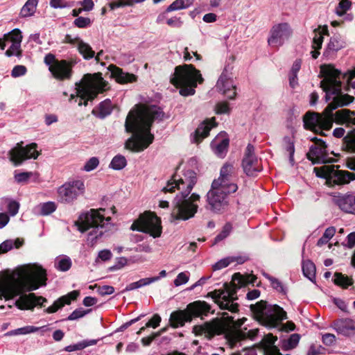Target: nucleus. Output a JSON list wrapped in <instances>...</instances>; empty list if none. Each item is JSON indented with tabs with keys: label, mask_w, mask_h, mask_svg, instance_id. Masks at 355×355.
<instances>
[{
	"label": "nucleus",
	"mask_w": 355,
	"mask_h": 355,
	"mask_svg": "<svg viewBox=\"0 0 355 355\" xmlns=\"http://www.w3.org/2000/svg\"><path fill=\"white\" fill-rule=\"evenodd\" d=\"M284 148L289 154L295 153L294 141L289 137H285L284 138Z\"/></svg>",
	"instance_id": "nucleus-63"
},
{
	"label": "nucleus",
	"mask_w": 355,
	"mask_h": 355,
	"mask_svg": "<svg viewBox=\"0 0 355 355\" xmlns=\"http://www.w3.org/2000/svg\"><path fill=\"white\" fill-rule=\"evenodd\" d=\"M196 174L191 169L183 171L181 175H175L163 187L164 193L173 192L177 189L180 193L174 199V207L171 212L173 220H187L193 218L198 211L200 196L196 193L190 194L196 183Z\"/></svg>",
	"instance_id": "nucleus-3"
},
{
	"label": "nucleus",
	"mask_w": 355,
	"mask_h": 355,
	"mask_svg": "<svg viewBox=\"0 0 355 355\" xmlns=\"http://www.w3.org/2000/svg\"><path fill=\"white\" fill-rule=\"evenodd\" d=\"M104 209H91L80 217L79 230L82 232L89 231L87 241L94 245L101 238L106 230H103L110 224L111 218L104 216Z\"/></svg>",
	"instance_id": "nucleus-7"
},
{
	"label": "nucleus",
	"mask_w": 355,
	"mask_h": 355,
	"mask_svg": "<svg viewBox=\"0 0 355 355\" xmlns=\"http://www.w3.org/2000/svg\"><path fill=\"white\" fill-rule=\"evenodd\" d=\"M85 191V186L83 180H69L58 188V200L62 203H72Z\"/></svg>",
	"instance_id": "nucleus-13"
},
{
	"label": "nucleus",
	"mask_w": 355,
	"mask_h": 355,
	"mask_svg": "<svg viewBox=\"0 0 355 355\" xmlns=\"http://www.w3.org/2000/svg\"><path fill=\"white\" fill-rule=\"evenodd\" d=\"M217 125L215 118L206 119L203 121L197 128L192 135L191 140L194 143H200L202 139L207 137L210 130Z\"/></svg>",
	"instance_id": "nucleus-24"
},
{
	"label": "nucleus",
	"mask_w": 355,
	"mask_h": 355,
	"mask_svg": "<svg viewBox=\"0 0 355 355\" xmlns=\"http://www.w3.org/2000/svg\"><path fill=\"white\" fill-rule=\"evenodd\" d=\"M97 341L98 340L95 339L85 340L76 344L68 345L64 348V349L69 352L83 349L87 347L96 345Z\"/></svg>",
	"instance_id": "nucleus-41"
},
{
	"label": "nucleus",
	"mask_w": 355,
	"mask_h": 355,
	"mask_svg": "<svg viewBox=\"0 0 355 355\" xmlns=\"http://www.w3.org/2000/svg\"><path fill=\"white\" fill-rule=\"evenodd\" d=\"M302 272L304 275L311 282H313L315 277V266L310 260L302 261Z\"/></svg>",
	"instance_id": "nucleus-39"
},
{
	"label": "nucleus",
	"mask_w": 355,
	"mask_h": 355,
	"mask_svg": "<svg viewBox=\"0 0 355 355\" xmlns=\"http://www.w3.org/2000/svg\"><path fill=\"white\" fill-rule=\"evenodd\" d=\"M77 49L85 60H90L95 56V52L92 50L91 46L83 40L78 43Z\"/></svg>",
	"instance_id": "nucleus-33"
},
{
	"label": "nucleus",
	"mask_w": 355,
	"mask_h": 355,
	"mask_svg": "<svg viewBox=\"0 0 355 355\" xmlns=\"http://www.w3.org/2000/svg\"><path fill=\"white\" fill-rule=\"evenodd\" d=\"M79 295L78 291H73L68 294L63 295L55 300L53 304L49 306L45 311L48 313L56 312L58 309L63 307L65 304H70L71 301L75 300Z\"/></svg>",
	"instance_id": "nucleus-28"
},
{
	"label": "nucleus",
	"mask_w": 355,
	"mask_h": 355,
	"mask_svg": "<svg viewBox=\"0 0 355 355\" xmlns=\"http://www.w3.org/2000/svg\"><path fill=\"white\" fill-rule=\"evenodd\" d=\"M314 33L312 44L313 50L311 51V53L313 58L316 59L320 55L319 50L322 48L324 36L328 35V28L327 26H320L314 31Z\"/></svg>",
	"instance_id": "nucleus-27"
},
{
	"label": "nucleus",
	"mask_w": 355,
	"mask_h": 355,
	"mask_svg": "<svg viewBox=\"0 0 355 355\" xmlns=\"http://www.w3.org/2000/svg\"><path fill=\"white\" fill-rule=\"evenodd\" d=\"M127 165V160L122 155H116L114 156L109 166L113 170L119 171L124 168Z\"/></svg>",
	"instance_id": "nucleus-43"
},
{
	"label": "nucleus",
	"mask_w": 355,
	"mask_h": 355,
	"mask_svg": "<svg viewBox=\"0 0 355 355\" xmlns=\"http://www.w3.org/2000/svg\"><path fill=\"white\" fill-rule=\"evenodd\" d=\"M336 166H322L314 168V172L318 178L331 180L336 184H344L355 180V174L347 171L336 168Z\"/></svg>",
	"instance_id": "nucleus-14"
},
{
	"label": "nucleus",
	"mask_w": 355,
	"mask_h": 355,
	"mask_svg": "<svg viewBox=\"0 0 355 355\" xmlns=\"http://www.w3.org/2000/svg\"><path fill=\"white\" fill-rule=\"evenodd\" d=\"M3 205L6 206L10 216H14L18 213L19 204L17 201L8 198H3L1 199V203L0 205L1 210L3 209Z\"/></svg>",
	"instance_id": "nucleus-35"
},
{
	"label": "nucleus",
	"mask_w": 355,
	"mask_h": 355,
	"mask_svg": "<svg viewBox=\"0 0 355 355\" xmlns=\"http://www.w3.org/2000/svg\"><path fill=\"white\" fill-rule=\"evenodd\" d=\"M40 330L46 331L49 330V328L48 327L47 325H44L42 327L26 326L8 332L7 335H25L31 333H35Z\"/></svg>",
	"instance_id": "nucleus-32"
},
{
	"label": "nucleus",
	"mask_w": 355,
	"mask_h": 355,
	"mask_svg": "<svg viewBox=\"0 0 355 355\" xmlns=\"http://www.w3.org/2000/svg\"><path fill=\"white\" fill-rule=\"evenodd\" d=\"M21 144L17 143L8 151L9 159L15 166H20L26 159H37L39 155L36 144L32 143L26 146H22Z\"/></svg>",
	"instance_id": "nucleus-15"
},
{
	"label": "nucleus",
	"mask_w": 355,
	"mask_h": 355,
	"mask_svg": "<svg viewBox=\"0 0 355 355\" xmlns=\"http://www.w3.org/2000/svg\"><path fill=\"white\" fill-rule=\"evenodd\" d=\"M159 281L157 277H148L139 279L137 282H132L126 286L124 291H130L141 287L150 285L154 282Z\"/></svg>",
	"instance_id": "nucleus-34"
},
{
	"label": "nucleus",
	"mask_w": 355,
	"mask_h": 355,
	"mask_svg": "<svg viewBox=\"0 0 355 355\" xmlns=\"http://www.w3.org/2000/svg\"><path fill=\"white\" fill-rule=\"evenodd\" d=\"M311 140L315 142V144L309 148L307 153V158L312 162L313 164H322L329 162L327 146L326 143L318 137H312Z\"/></svg>",
	"instance_id": "nucleus-19"
},
{
	"label": "nucleus",
	"mask_w": 355,
	"mask_h": 355,
	"mask_svg": "<svg viewBox=\"0 0 355 355\" xmlns=\"http://www.w3.org/2000/svg\"><path fill=\"white\" fill-rule=\"evenodd\" d=\"M334 201L339 208L349 214L355 213V197L352 195H340L334 199Z\"/></svg>",
	"instance_id": "nucleus-26"
},
{
	"label": "nucleus",
	"mask_w": 355,
	"mask_h": 355,
	"mask_svg": "<svg viewBox=\"0 0 355 355\" xmlns=\"http://www.w3.org/2000/svg\"><path fill=\"white\" fill-rule=\"evenodd\" d=\"M233 229L230 223H227L223 227L221 232L215 237L214 244H216L226 239L231 233Z\"/></svg>",
	"instance_id": "nucleus-48"
},
{
	"label": "nucleus",
	"mask_w": 355,
	"mask_h": 355,
	"mask_svg": "<svg viewBox=\"0 0 355 355\" xmlns=\"http://www.w3.org/2000/svg\"><path fill=\"white\" fill-rule=\"evenodd\" d=\"M255 279L256 277L254 275L245 277L240 273H235L232 277L231 284H225L223 289L214 292L216 302L221 309H226L232 313L236 312L238 304L235 302V300H237V290L248 284H253Z\"/></svg>",
	"instance_id": "nucleus-6"
},
{
	"label": "nucleus",
	"mask_w": 355,
	"mask_h": 355,
	"mask_svg": "<svg viewBox=\"0 0 355 355\" xmlns=\"http://www.w3.org/2000/svg\"><path fill=\"white\" fill-rule=\"evenodd\" d=\"M40 214L42 216H47L54 212L57 206L54 202L49 201L42 203L40 205Z\"/></svg>",
	"instance_id": "nucleus-49"
},
{
	"label": "nucleus",
	"mask_w": 355,
	"mask_h": 355,
	"mask_svg": "<svg viewBox=\"0 0 355 355\" xmlns=\"http://www.w3.org/2000/svg\"><path fill=\"white\" fill-rule=\"evenodd\" d=\"M39 0H28L20 11V15L22 17L33 16L35 12Z\"/></svg>",
	"instance_id": "nucleus-36"
},
{
	"label": "nucleus",
	"mask_w": 355,
	"mask_h": 355,
	"mask_svg": "<svg viewBox=\"0 0 355 355\" xmlns=\"http://www.w3.org/2000/svg\"><path fill=\"white\" fill-rule=\"evenodd\" d=\"M322 341L325 345L331 346L336 343V336L332 334H323Z\"/></svg>",
	"instance_id": "nucleus-64"
},
{
	"label": "nucleus",
	"mask_w": 355,
	"mask_h": 355,
	"mask_svg": "<svg viewBox=\"0 0 355 355\" xmlns=\"http://www.w3.org/2000/svg\"><path fill=\"white\" fill-rule=\"evenodd\" d=\"M21 32L19 28H15L0 38V48L3 50L8 44H10L5 54L8 57L20 56L21 43L22 41Z\"/></svg>",
	"instance_id": "nucleus-16"
},
{
	"label": "nucleus",
	"mask_w": 355,
	"mask_h": 355,
	"mask_svg": "<svg viewBox=\"0 0 355 355\" xmlns=\"http://www.w3.org/2000/svg\"><path fill=\"white\" fill-rule=\"evenodd\" d=\"M193 3V0H175L168 6L166 12H170L183 10L190 7Z\"/></svg>",
	"instance_id": "nucleus-38"
},
{
	"label": "nucleus",
	"mask_w": 355,
	"mask_h": 355,
	"mask_svg": "<svg viewBox=\"0 0 355 355\" xmlns=\"http://www.w3.org/2000/svg\"><path fill=\"white\" fill-rule=\"evenodd\" d=\"M91 22L89 17H78L74 20L73 24L78 28H84L89 26Z\"/></svg>",
	"instance_id": "nucleus-58"
},
{
	"label": "nucleus",
	"mask_w": 355,
	"mask_h": 355,
	"mask_svg": "<svg viewBox=\"0 0 355 355\" xmlns=\"http://www.w3.org/2000/svg\"><path fill=\"white\" fill-rule=\"evenodd\" d=\"M98 165V159L96 157H92L86 162L83 166V170L87 172H90L96 168Z\"/></svg>",
	"instance_id": "nucleus-55"
},
{
	"label": "nucleus",
	"mask_w": 355,
	"mask_h": 355,
	"mask_svg": "<svg viewBox=\"0 0 355 355\" xmlns=\"http://www.w3.org/2000/svg\"><path fill=\"white\" fill-rule=\"evenodd\" d=\"M234 261L233 258L227 257L222 259L213 265L214 270H220L228 266Z\"/></svg>",
	"instance_id": "nucleus-59"
},
{
	"label": "nucleus",
	"mask_w": 355,
	"mask_h": 355,
	"mask_svg": "<svg viewBox=\"0 0 355 355\" xmlns=\"http://www.w3.org/2000/svg\"><path fill=\"white\" fill-rule=\"evenodd\" d=\"M76 64V62L74 60L56 61L49 67V70L53 76L58 80L70 79L72 75V67Z\"/></svg>",
	"instance_id": "nucleus-22"
},
{
	"label": "nucleus",
	"mask_w": 355,
	"mask_h": 355,
	"mask_svg": "<svg viewBox=\"0 0 355 355\" xmlns=\"http://www.w3.org/2000/svg\"><path fill=\"white\" fill-rule=\"evenodd\" d=\"M334 282L335 284L341 286L342 288H346L349 286L352 285L353 282L352 279L347 276L343 275L342 273L336 272L334 275Z\"/></svg>",
	"instance_id": "nucleus-46"
},
{
	"label": "nucleus",
	"mask_w": 355,
	"mask_h": 355,
	"mask_svg": "<svg viewBox=\"0 0 355 355\" xmlns=\"http://www.w3.org/2000/svg\"><path fill=\"white\" fill-rule=\"evenodd\" d=\"M46 299L42 296H36L34 293L21 295L15 302L16 306L21 310L33 309L37 305H42Z\"/></svg>",
	"instance_id": "nucleus-23"
},
{
	"label": "nucleus",
	"mask_w": 355,
	"mask_h": 355,
	"mask_svg": "<svg viewBox=\"0 0 355 355\" xmlns=\"http://www.w3.org/2000/svg\"><path fill=\"white\" fill-rule=\"evenodd\" d=\"M300 336L297 334H293L290 337L284 340L282 343V347L285 350H290L297 347L299 343Z\"/></svg>",
	"instance_id": "nucleus-45"
},
{
	"label": "nucleus",
	"mask_w": 355,
	"mask_h": 355,
	"mask_svg": "<svg viewBox=\"0 0 355 355\" xmlns=\"http://www.w3.org/2000/svg\"><path fill=\"white\" fill-rule=\"evenodd\" d=\"M211 306L205 301H195L189 304L184 310L171 313L169 318L171 325L174 328L182 327L185 322H191L193 318L207 315Z\"/></svg>",
	"instance_id": "nucleus-11"
},
{
	"label": "nucleus",
	"mask_w": 355,
	"mask_h": 355,
	"mask_svg": "<svg viewBox=\"0 0 355 355\" xmlns=\"http://www.w3.org/2000/svg\"><path fill=\"white\" fill-rule=\"evenodd\" d=\"M232 67H226L217 83L216 88L223 94L226 95L230 99H233L236 96V86L234 83L232 74Z\"/></svg>",
	"instance_id": "nucleus-20"
},
{
	"label": "nucleus",
	"mask_w": 355,
	"mask_h": 355,
	"mask_svg": "<svg viewBox=\"0 0 355 355\" xmlns=\"http://www.w3.org/2000/svg\"><path fill=\"white\" fill-rule=\"evenodd\" d=\"M171 82L180 88V95L188 96L195 94V88L198 83L203 82V78L200 71L193 65L184 64L175 67Z\"/></svg>",
	"instance_id": "nucleus-9"
},
{
	"label": "nucleus",
	"mask_w": 355,
	"mask_h": 355,
	"mask_svg": "<svg viewBox=\"0 0 355 355\" xmlns=\"http://www.w3.org/2000/svg\"><path fill=\"white\" fill-rule=\"evenodd\" d=\"M345 42L340 35H334L330 38L329 43L324 51V55L329 57L338 51L344 48Z\"/></svg>",
	"instance_id": "nucleus-31"
},
{
	"label": "nucleus",
	"mask_w": 355,
	"mask_h": 355,
	"mask_svg": "<svg viewBox=\"0 0 355 355\" xmlns=\"http://www.w3.org/2000/svg\"><path fill=\"white\" fill-rule=\"evenodd\" d=\"M352 3L349 0H342L338 3L336 9V13L339 16H343L351 8Z\"/></svg>",
	"instance_id": "nucleus-54"
},
{
	"label": "nucleus",
	"mask_w": 355,
	"mask_h": 355,
	"mask_svg": "<svg viewBox=\"0 0 355 355\" xmlns=\"http://www.w3.org/2000/svg\"><path fill=\"white\" fill-rule=\"evenodd\" d=\"M71 260L67 255L58 257L55 260V267L60 271L66 272L71 267Z\"/></svg>",
	"instance_id": "nucleus-37"
},
{
	"label": "nucleus",
	"mask_w": 355,
	"mask_h": 355,
	"mask_svg": "<svg viewBox=\"0 0 355 355\" xmlns=\"http://www.w3.org/2000/svg\"><path fill=\"white\" fill-rule=\"evenodd\" d=\"M263 275L267 279H268L270 281V284L273 288H275V290H277L279 292L285 293L284 286H283L282 284L281 283V282H279L277 279H276L273 277H271L270 275H269L268 274H267L266 272H263Z\"/></svg>",
	"instance_id": "nucleus-52"
},
{
	"label": "nucleus",
	"mask_w": 355,
	"mask_h": 355,
	"mask_svg": "<svg viewBox=\"0 0 355 355\" xmlns=\"http://www.w3.org/2000/svg\"><path fill=\"white\" fill-rule=\"evenodd\" d=\"M242 166L248 176H254L261 171L259 160L254 155V147L250 144L247 146Z\"/></svg>",
	"instance_id": "nucleus-21"
},
{
	"label": "nucleus",
	"mask_w": 355,
	"mask_h": 355,
	"mask_svg": "<svg viewBox=\"0 0 355 355\" xmlns=\"http://www.w3.org/2000/svg\"><path fill=\"white\" fill-rule=\"evenodd\" d=\"M164 112L157 106L137 105L128 113L125 122L127 132L132 135L126 141L125 147L135 152H141L148 147L154 140L150 127L155 121H161Z\"/></svg>",
	"instance_id": "nucleus-2"
},
{
	"label": "nucleus",
	"mask_w": 355,
	"mask_h": 355,
	"mask_svg": "<svg viewBox=\"0 0 355 355\" xmlns=\"http://www.w3.org/2000/svg\"><path fill=\"white\" fill-rule=\"evenodd\" d=\"M109 69L112 76L120 84H125L136 81L137 76L132 73L123 71L121 68L110 65Z\"/></svg>",
	"instance_id": "nucleus-29"
},
{
	"label": "nucleus",
	"mask_w": 355,
	"mask_h": 355,
	"mask_svg": "<svg viewBox=\"0 0 355 355\" xmlns=\"http://www.w3.org/2000/svg\"><path fill=\"white\" fill-rule=\"evenodd\" d=\"M229 139L225 133L218 134L211 141V147L214 153L219 157H224L227 151Z\"/></svg>",
	"instance_id": "nucleus-25"
},
{
	"label": "nucleus",
	"mask_w": 355,
	"mask_h": 355,
	"mask_svg": "<svg viewBox=\"0 0 355 355\" xmlns=\"http://www.w3.org/2000/svg\"><path fill=\"white\" fill-rule=\"evenodd\" d=\"M144 0H116L110 3L111 9H116L121 7H124L128 5H131L135 3H140Z\"/></svg>",
	"instance_id": "nucleus-53"
},
{
	"label": "nucleus",
	"mask_w": 355,
	"mask_h": 355,
	"mask_svg": "<svg viewBox=\"0 0 355 355\" xmlns=\"http://www.w3.org/2000/svg\"><path fill=\"white\" fill-rule=\"evenodd\" d=\"M227 320L229 324L234 329L232 332L229 334L230 341L234 345L236 342H239L245 339L254 340L257 336L259 330L257 329H253L247 330L246 328L244 329H240L241 325L245 322L246 318H243L235 320L233 317H227Z\"/></svg>",
	"instance_id": "nucleus-17"
},
{
	"label": "nucleus",
	"mask_w": 355,
	"mask_h": 355,
	"mask_svg": "<svg viewBox=\"0 0 355 355\" xmlns=\"http://www.w3.org/2000/svg\"><path fill=\"white\" fill-rule=\"evenodd\" d=\"M162 226L159 218L151 212H146L134 221L130 230L149 234L153 238L162 234Z\"/></svg>",
	"instance_id": "nucleus-12"
},
{
	"label": "nucleus",
	"mask_w": 355,
	"mask_h": 355,
	"mask_svg": "<svg viewBox=\"0 0 355 355\" xmlns=\"http://www.w3.org/2000/svg\"><path fill=\"white\" fill-rule=\"evenodd\" d=\"M112 258V252L108 249H104L98 252L96 261L97 262L98 260H101L102 261H107L110 260Z\"/></svg>",
	"instance_id": "nucleus-60"
},
{
	"label": "nucleus",
	"mask_w": 355,
	"mask_h": 355,
	"mask_svg": "<svg viewBox=\"0 0 355 355\" xmlns=\"http://www.w3.org/2000/svg\"><path fill=\"white\" fill-rule=\"evenodd\" d=\"M128 263V259L124 257L116 259L115 263L108 268L109 271H116L123 268Z\"/></svg>",
	"instance_id": "nucleus-56"
},
{
	"label": "nucleus",
	"mask_w": 355,
	"mask_h": 355,
	"mask_svg": "<svg viewBox=\"0 0 355 355\" xmlns=\"http://www.w3.org/2000/svg\"><path fill=\"white\" fill-rule=\"evenodd\" d=\"M340 71L332 64L320 66V77L322 78L320 85L325 92L324 100L327 103L331 100L322 113H306L304 116V126L316 133H322V130H329L333 123L345 125L347 127L355 126V112L347 109L333 111L347 106L354 100L349 94H343L341 91Z\"/></svg>",
	"instance_id": "nucleus-1"
},
{
	"label": "nucleus",
	"mask_w": 355,
	"mask_h": 355,
	"mask_svg": "<svg viewBox=\"0 0 355 355\" xmlns=\"http://www.w3.org/2000/svg\"><path fill=\"white\" fill-rule=\"evenodd\" d=\"M238 189L236 171L233 164L225 163L220 170V175L214 180L207 200L214 211H220L228 205L227 196Z\"/></svg>",
	"instance_id": "nucleus-5"
},
{
	"label": "nucleus",
	"mask_w": 355,
	"mask_h": 355,
	"mask_svg": "<svg viewBox=\"0 0 355 355\" xmlns=\"http://www.w3.org/2000/svg\"><path fill=\"white\" fill-rule=\"evenodd\" d=\"M256 319L263 325L273 328L286 318V313L282 308L275 304L268 305L266 302L260 301L250 306Z\"/></svg>",
	"instance_id": "nucleus-10"
},
{
	"label": "nucleus",
	"mask_w": 355,
	"mask_h": 355,
	"mask_svg": "<svg viewBox=\"0 0 355 355\" xmlns=\"http://www.w3.org/2000/svg\"><path fill=\"white\" fill-rule=\"evenodd\" d=\"M332 327L336 331L341 335L348 336L355 330V324L351 319H340L335 321Z\"/></svg>",
	"instance_id": "nucleus-30"
},
{
	"label": "nucleus",
	"mask_w": 355,
	"mask_h": 355,
	"mask_svg": "<svg viewBox=\"0 0 355 355\" xmlns=\"http://www.w3.org/2000/svg\"><path fill=\"white\" fill-rule=\"evenodd\" d=\"M76 94H71L69 101H71L78 97L80 98L78 105H87V101L94 99L99 93L105 90L106 82L101 76V73L85 74L82 79L76 83Z\"/></svg>",
	"instance_id": "nucleus-8"
},
{
	"label": "nucleus",
	"mask_w": 355,
	"mask_h": 355,
	"mask_svg": "<svg viewBox=\"0 0 355 355\" xmlns=\"http://www.w3.org/2000/svg\"><path fill=\"white\" fill-rule=\"evenodd\" d=\"M23 244V241L19 239L15 240H6L0 244V254L6 253L13 248L15 246L16 248H19Z\"/></svg>",
	"instance_id": "nucleus-44"
},
{
	"label": "nucleus",
	"mask_w": 355,
	"mask_h": 355,
	"mask_svg": "<svg viewBox=\"0 0 355 355\" xmlns=\"http://www.w3.org/2000/svg\"><path fill=\"white\" fill-rule=\"evenodd\" d=\"M15 180L18 183H26L30 178H33V181H37L39 174L37 172H22L15 174Z\"/></svg>",
	"instance_id": "nucleus-42"
},
{
	"label": "nucleus",
	"mask_w": 355,
	"mask_h": 355,
	"mask_svg": "<svg viewBox=\"0 0 355 355\" xmlns=\"http://www.w3.org/2000/svg\"><path fill=\"white\" fill-rule=\"evenodd\" d=\"M336 228L334 227H329L327 228L322 236L318 241L317 245L321 247L327 244L329 240L334 236Z\"/></svg>",
	"instance_id": "nucleus-47"
},
{
	"label": "nucleus",
	"mask_w": 355,
	"mask_h": 355,
	"mask_svg": "<svg viewBox=\"0 0 355 355\" xmlns=\"http://www.w3.org/2000/svg\"><path fill=\"white\" fill-rule=\"evenodd\" d=\"M91 311V309L85 310L83 308L76 309L67 318L68 320H76L83 318Z\"/></svg>",
	"instance_id": "nucleus-51"
},
{
	"label": "nucleus",
	"mask_w": 355,
	"mask_h": 355,
	"mask_svg": "<svg viewBox=\"0 0 355 355\" xmlns=\"http://www.w3.org/2000/svg\"><path fill=\"white\" fill-rule=\"evenodd\" d=\"M160 322H161V317L157 314H155L153 316V318L146 324V326L141 327L139 329V331H138V334H140L142 331H144L146 327H153V328L157 327L159 325Z\"/></svg>",
	"instance_id": "nucleus-57"
},
{
	"label": "nucleus",
	"mask_w": 355,
	"mask_h": 355,
	"mask_svg": "<svg viewBox=\"0 0 355 355\" xmlns=\"http://www.w3.org/2000/svg\"><path fill=\"white\" fill-rule=\"evenodd\" d=\"M189 279V276L186 274V272H180L176 278L174 280V285L175 286H180L181 285L185 284L188 282Z\"/></svg>",
	"instance_id": "nucleus-62"
},
{
	"label": "nucleus",
	"mask_w": 355,
	"mask_h": 355,
	"mask_svg": "<svg viewBox=\"0 0 355 355\" xmlns=\"http://www.w3.org/2000/svg\"><path fill=\"white\" fill-rule=\"evenodd\" d=\"M26 71L27 69L25 66L17 65L12 69L11 76L14 78L20 77L25 75Z\"/></svg>",
	"instance_id": "nucleus-61"
},
{
	"label": "nucleus",
	"mask_w": 355,
	"mask_h": 355,
	"mask_svg": "<svg viewBox=\"0 0 355 355\" xmlns=\"http://www.w3.org/2000/svg\"><path fill=\"white\" fill-rule=\"evenodd\" d=\"M292 35V29L288 23H280L274 25L268 38V44L272 47L282 46Z\"/></svg>",
	"instance_id": "nucleus-18"
},
{
	"label": "nucleus",
	"mask_w": 355,
	"mask_h": 355,
	"mask_svg": "<svg viewBox=\"0 0 355 355\" xmlns=\"http://www.w3.org/2000/svg\"><path fill=\"white\" fill-rule=\"evenodd\" d=\"M112 107L111 101L110 99H105L99 104L98 107V113L97 114V116L101 119L106 117L111 114Z\"/></svg>",
	"instance_id": "nucleus-40"
},
{
	"label": "nucleus",
	"mask_w": 355,
	"mask_h": 355,
	"mask_svg": "<svg viewBox=\"0 0 355 355\" xmlns=\"http://www.w3.org/2000/svg\"><path fill=\"white\" fill-rule=\"evenodd\" d=\"M17 279L0 282V298L12 299L25 291H32L46 284V270L37 263H28L16 270Z\"/></svg>",
	"instance_id": "nucleus-4"
},
{
	"label": "nucleus",
	"mask_w": 355,
	"mask_h": 355,
	"mask_svg": "<svg viewBox=\"0 0 355 355\" xmlns=\"http://www.w3.org/2000/svg\"><path fill=\"white\" fill-rule=\"evenodd\" d=\"M346 148L348 150L355 153V130H352L344 137Z\"/></svg>",
	"instance_id": "nucleus-50"
}]
</instances>
